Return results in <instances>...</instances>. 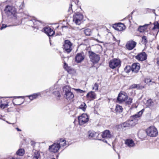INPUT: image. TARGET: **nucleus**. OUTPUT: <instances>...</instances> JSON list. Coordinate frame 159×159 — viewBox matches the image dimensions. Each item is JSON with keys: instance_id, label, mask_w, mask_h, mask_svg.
I'll use <instances>...</instances> for the list:
<instances>
[{"instance_id": "obj_1", "label": "nucleus", "mask_w": 159, "mask_h": 159, "mask_svg": "<svg viewBox=\"0 0 159 159\" xmlns=\"http://www.w3.org/2000/svg\"><path fill=\"white\" fill-rule=\"evenodd\" d=\"M64 93V97L68 100H70L74 97V94L71 92V89L68 86H66L63 88Z\"/></svg>"}, {"instance_id": "obj_2", "label": "nucleus", "mask_w": 159, "mask_h": 159, "mask_svg": "<svg viewBox=\"0 0 159 159\" xmlns=\"http://www.w3.org/2000/svg\"><path fill=\"white\" fill-rule=\"evenodd\" d=\"M4 11L7 15L11 16V17L16 16V10L14 7L7 5L5 7Z\"/></svg>"}, {"instance_id": "obj_3", "label": "nucleus", "mask_w": 159, "mask_h": 159, "mask_svg": "<svg viewBox=\"0 0 159 159\" xmlns=\"http://www.w3.org/2000/svg\"><path fill=\"white\" fill-rule=\"evenodd\" d=\"M83 18V16L79 12L75 13L73 16V21L77 25H80Z\"/></svg>"}, {"instance_id": "obj_4", "label": "nucleus", "mask_w": 159, "mask_h": 159, "mask_svg": "<svg viewBox=\"0 0 159 159\" xmlns=\"http://www.w3.org/2000/svg\"><path fill=\"white\" fill-rule=\"evenodd\" d=\"M147 135L150 137H155L158 134L157 129L154 127L151 126L146 130Z\"/></svg>"}, {"instance_id": "obj_5", "label": "nucleus", "mask_w": 159, "mask_h": 159, "mask_svg": "<svg viewBox=\"0 0 159 159\" xmlns=\"http://www.w3.org/2000/svg\"><path fill=\"white\" fill-rule=\"evenodd\" d=\"M88 53L90 61L93 63L96 64L99 61L100 59V57L98 55L96 54L92 51H89Z\"/></svg>"}, {"instance_id": "obj_6", "label": "nucleus", "mask_w": 159, "mask_h": 159, "mask_svg": "<svg viewBox=\"0 0 159 159\" xmlns=\"http://www.w3.org/2000/svg\"><path fill=\"white\" fill-rule=\"evenodd\" d=\"M121 65V61L118 59L115 58L111 60L109 62V67L114 69L118 67H120Z\"/></svg>"}, {"instance_id": "obj_7", "label": "nucleus", "mask_w": 159, "mask_h": 159, "mask_svg": "<svg viewBox=\"0 0 159 159\" xmlns=\"http://www.w3.org/2000/svg\"><path fill=\"white\" fill-rule=\"evenodd\" d=\"M78 119L79 125H82L88 121L89 117L86 114L83 113L80 116H78Z\"/></svg>"}, {"instance_id": "obj_8", "label": "nucleus", "mask_w": 159, "mask_h": 159, "mask_svg": "<svg viewBox=\"0 0 159 159\" xmlns=\"http://www.w3.org/2000/svg\"><path fill=\"white\" fill-rule=\"evenodd\" d=\"M72 43L70 40H64V43L63 45V49L67 53H70L72 50Z\"/></svg>"}, {"instance_id": "obj_9", "label": "nucleus", "mask_w": 159, "mask_h": 159, "mask_svg": "<svg viewBox=\"0 0 159 159\" xmlns=\"http://www.w3.org/2000/svg\"><path fill=\"white\" fill-rule=\"evenodd\" d=\"M61 148L60 143H54L52 145L50 146L49 148V151L51 152L54 153L57 152Z\"/></svg>"}, {"instance_id": "obj_10", "label": "nucleus", "mask_w": 159, "mask_h": 159, "mask_svg": "<svg viewBox=\"0 0 159 159\" xmlns=\"http://www.w3.org/2000/svg\"><path fill=\"white\" fill-rule=\"evenodd\" d=\"M28 23L33 28L38 29L39 28V24H41V22L40 20H36L35 19H33L30 20Z\"/></svg>"}, {"instance_id": "obj_11", "label": "nucleus", "mask_w": 159, "mask_h": 159, "mask_svg": "<svg viewBox=\"0 0 159 159\" xmlns=\"http://www.w3.org/2000/svg\"><path fill=\"white\" fill-rule=\"evenodd\" d=\"M135 58L139 61H144L146 60L147 58V55L145 52L139 53L135 56Z\"/></svg>"}, {"instance_id": "obj_12", "label": "nucleus", "mask_w": 159, "mask_h": 159, "mask_svg": "<svg viewBox=\"0 0 159 159\" xmlns=\"http://www.w3.org/2000/svg\"><path fill=\"white\" fill-rule=\"evenodd\" d=\"M84 59V53L82 52L77 54L75 57V60L77 63L81 62Z\"/></svg>"}, {"instance_id": "obj_13", "label": "nucleus", "mask_w": 159, "mask_h": 159, "mask_svg": "<svg viewBox=\"0 0 159 159\" xmlns=\"http://www.w3.org/2000/svg\"><path fill=\"white\" fill-rule=\"evenodd\" d=\"M128 97L127 96H125L123 93L120 92L117 98L116 101L119 103H121L125 101L128 99Z\"/></svg>"}, {"instance_id": "obj_14", "label": "nucleus", "mask_w": 159, "mask_h": 159, "mask_svg": "<svg viewBox=\"0 0 159 159\" xmlns=\"http://www.w3.org/2000/svg\"><path fill=\"white\" fill-rule=\"evenodd\" d=\"M136 43L134 40L128 41L125 45L126 48L129 50H131L136 46Z\"/></svg>"}, {"instance_id": "obj_15", "label": "nucleus", "mask_w": 159, "mask_h": 159, "mask_svg": "<svg viewBox=\"0 0 159 159\" xmlns=\"http://www.w3.org/2000/svg\"><path fill=\"white\" fill-rule=\"evenodd\" d=\"M52 32L49 33V34H46L49 37V39H50L53 37H56V39H61L62 34L60 32H58L55 34H53L52 35Z\"/></svg>"}, {"instance_id": "obj_16", "label": "nucleus", "mask_w": 159, "mask_h": 159, "mask_svg": "<svg viewBox=\"0 0 159 159\" xmlns=\"http://www.w3.org/2000/svg\"><path fill=\"white\" fill-rule=\"evenodd\" d=\"M131 71L135 73L138 72L140 69V66L139 64L138 63H134L131 66Z\"/></svg>"}, {"instance_id": "obj_17", "label": "nucleus", "mask_w": 159, "mask_h": 159, "mask_svg": "<svg viewBox=\"0 0 159 159\" xmlns=\"http://www.w3.org/2000/svg\"><path fill=\"white\" fill-rule=\"evenodd\" d=\"M89 138V139H97V138L99 135L98 133L94 131H89L88 132Z\"/></svg>"}, {"instance_id": "obj_18", "label": "nucleus", "mask_w": 159, "mask_h": 159, "mask_svg": "<svg viewBox=\"0 0 159 159\" xmlns=\"http://www.w3.org/2000/svg\"><path fill=\"white\" fill-rule=\"evenodd\" d=\"M96 94L94 92L91 91L87 94L86 97L89 100H91L95 99L96 98Z\"/></svg>"}, {"instance_id": "obj_19", "label": "nucleus", "mask_w": 159, "mask_h": 159, "mask_svg": "<svg viewBox=\"0 0 159 159\" xmlns=\"http://www.w3.org/2000/svg\"><path fill=\"white\" fill-rule=\"evenodd\" d=\"M149 24H145L143 25H139V26L137 30L140 33L144 32L145 31L147 30Z\"/></svg>"}, {"instance_id": "obj_20", "label": "nucleus", "mask_w": 159, "mask_h": 159, "mask_svg": "<svg viewBox=\"0 0 159 159\" xmlns=\"http://www.w3.org/2000/svg\"><path fill=\"white\" fill-rule=\"evenodd\" d=\"M102 138H111V134H110V131L108 130H106L102 132L101 134Z\"/></svg>"}, {"instance_id": "obj_21", "label": "nucleus", "mask_w": 159, "mask_h": 159, "mask_svg": "<svg viewBox=\"0 0 159 159\" xmlns=\"http://www.w3.org/2000/svg\"><path fill=\"white\" fill-rule=\"evenodd\" d=\"M125 143L129 147H133L135 145L134 141L132 139H127L125 142Z\"/></svg>"}, {"instance_id": "obj_22", "label": "nucleus", "mask_w": 159, "mask_h": 159, "mask_svg": "<svg viewBox=\"0 0 159 159\" xmlns=\"http://www.w3.org/2000/svg\"><path fill=\"white\" fill-rule=\"evenodd\" d=\"M43 31L46 34H49V33L52 32V34H55V31H53L51 28L48 27H45L43 29Z\"/></svg>"}, {"instance_id": "obj_23", "label": "nucleus", "mask_w": 159, "mask_h": 159, "mask_svg": "<svg viewBox=\"0 0 159 159\" xmlns=\"http://www.w3.org/2000/svg\"><path fill=\"white\" fill-rule=\"evenodd\" d=\"M130 122V121L129 120L128 121H126L125 122L120 124V125H118V126H120L121 127L122 129L129 127L130 125V124L129 123Z\"/></svg>"}, {"instance_id": "obj_24", "label": "nucleus", "mask_w": 159, "mask_h": 159, "mask_svg": "<svg viewBox=\"0 0 159 159\" xmlns=\"http://www.w3.org/2000/svg\"><path fill=\"white\" fill-rule=\"evenodd\" d=\"M123 108L122 106L119 105H116L115 109V111L116 112H118L119 113H121L123 111Z\"/></svg>"}, {"instance_id": "obj_25", "label": "nucleus", "mask_w": 159, "mask_h": 159, "mask_svg": "<svg viewBox=\"0 0 159 159\" xmlns=\"http://www.w3.org/2000/svg\"><path fill=\"white\" fill-rule=\"evenodd\" d=\"M139 118V116H137V115L135 114V115L131 116L130 117L129 120L130 121V122H132L134 120L136 121H138V118Z\"/></svg>"}, {"instance_id": "obj_26", "label": "nucleus", "mask_w": 159, "mask_h": 159, "mask_svg": "<svg viewBox=\"0 0 159 159\" xmlns=\"http://www.w3.org/2000/svg\"><path fill=\"white\" fill-rule=\"evenodd\" d=\"M25 150L23 148L20 149L16 152V154L19 156H23Z\"/></svg>"}, {"instance_id": "obj_27", "label": "nucleus", "mask_w": 159, "mask_h": 159, "mask_svg": "<svg viewBox=\"0 0 159 159\" xmlns=\"http://www.w3.org/2000/svg\"><path fill=\"white\" fill-rule=\"evenodd\" d=\"M53 94L56 96L57 97V100H59L61 95L60 94V92L58 91H54Z\"/></svg>"}, {"instance_id": "obj_28", "label": "nucleus", "mask_w": 159, "mask_h": 159, "mask_svg": "<svg viewBox=\"0 0 159 159\" xmlns=\"http://www.w3.org/2000/svg\"><path fill=\"white\" fill-rule=\"evenodd\" d=\"M84 33L86 35L90 36L91 33V30L90 29H86L84 30Z\"/></svg>"}, {"instance_id": "obj_29", "label": "nucleus", "mask_w": 159, "mask_h": 159, "mask_svg": "<svg viewBox=\"0 0 159 159\" xmlns=\"http://www.w3.org/2000/svg\"><path fill=\"white\" fill-rule=\"evenodd\" d=\"M131 70V68L130 66H126L124 69V71L127 73H128Z\"/></svg>"}, {"instance_id": "obj_30", "label": "nucleus", "mask_w": 159, "mask_h": 159, "mask_svg": "<svg viewBox=\"0 0 159 159\" xmlns=\"http://www.w3.org/2000/svg\"><path fill=\"white\" fill-rule=\"evenodd\" d=\"M86 105L84 102H83L79 107V108L82 109L83 111H85L86 108Z\"/></svg>"}, {"instance_id": "obj_31", "label": "nucleus", "mask_w": 159, "mask_h": 159, "mask_svg": "<svg viewBox=\"0 0 159 159\" xmlns=\"http://www.w3.org/2000/svg\"><path fill=\"white\" fill-rule=\"evenodd\" d=\"M147 106L148 107L153 106L154 105V102L150 99L147 101Z\"/></svg>"}, {"instance_id": "obj_32", "label": "nucleus", "mask_w": 159, "mask_h": 159, "mask_svg": "<svg viewBox=\"0 0 159 159\" xmlns=\"http://www.w3.org/2000/svg\"><path fill=\"white\" fill-rule=\"evenodd\" d=\"M154 27L152 28L153 31L155 30L156 29H158V32L159 31V23L158 21L154 23Z\"/></svg>"}, {"instance_id": "obj_33", "label": "nucleus", "mask_w": 159, "mask_h": 159, "mask_svg": "<svg viewBox=\"0 0 159 159\" xmlns=\"http://www.w3.org/2000/svg\"><path fill=\"white\" fill-rule=\"evenodd\" d=\"M118 26H119V27H120V28L119 29H121V30H120L119 31L123 30L125 29V26L124 24L121 23H118Z\"/></svg>"}, {"instance_id": "obj_34", "label": "nucleus", "mask_w": 159, "mask_h": 159, "mask_svg": "<svg viewBox=\"0 0 159 159\" xmlns=\"http://www.w3.org/2000/svg\"><path fill=\"white\" fill-rule=\"evenodd\" d=\"M112 27L115 30H116L119 31L120 30H121V29H119L120 27L118 26V23H116L113 25Z\"/></svg>"}, {"instance_id": "obj_35", "label": "nucleus", "mask_w": 159, "mask_h": 159, "mask_svg": "<svg viewBox=\"0 0 159 159\" xmlns=\"http://www.w3.org/2000/svg\"><path fill=\"white\" fill-rule=\"evenodd\" d=\"M0 103L1 105L0 107L1 108L4 109V108L7 107V106L8 105L7 102L6 103H2V101H1Z\"/></svg>"}, {"instance_id": "obj_36", "label": "nucleus", "mask_w": 159, "mask_h": 159, "mask_svg": "<svg viewBox=\"0 0 159 159\" xmlns=\"http://www.w3.org/2000/svg\"><path fill=\"white\" fill-rule=\"evenodd\" d=\"M155 32V30H154V31L152 30V31L151 32H150V35H152L154 37V38H153L152 39V40H154V39H156V36L158 33V31H157V32Z\"/></svg>"}, {"instance_id": "obj_37", "label": "nucleus", "mask_w": 159, "mask_h": 159, "mask_svg": "<svg viewBox=\"0 0 159 159\" xmlns=\"http://www.w3.org/2000/svg\"><path fill=\"white\" fill-rule=\"evenodd\" d=\"M40 156L39 153L38 151L34 152L33 159H38Z\"/></svg>"}, {"instance_id": "obj_38", "label": "nucleus", "mask_w": 159, "mask_h": 159, "mask_svg": "<svg viewBox=\"0 0 159 159\" xmlns=\"http://www.w3.org/2000/svg\"><path fill=\"white\" fill-rule=\"evenodd\" d=\"M25 7V5L24 3V2H23L19 6V12H21L22 9Z\"/></svg>"}, {"instance_id": "obj_39", "label": "nucleus", "mask_w": 159, "mask_h": 159, "mask_svg": "<svg viewBox=\"0 0 159 159\" xmlns=\"http://www.w3.org/2000/svg\"><path fill=\"white\" fill-rule=\"evenodd\" d=\"M137 89L139 90H141L145 88L144 85H142L141 84H137Z\"/></svg>"}, {"instance_id": "obj_40", "label": "nucleus", "mask_w": 159, "mask_h": 159, "mask_svg": "<svg viewBox=\"0 0 159 159\" xmlns=\"http://www.w3.org/2000/svg\"><path fill=\"white\" fill-rule=\"evenodd\" d=\"M125 103L127 105H130V104L132 102V99L130 98H129L128 100H126Z\"/></svg>"}, {"instance_id": "obj_41", "label": "nucleus", "mask_w": 159, "mask_h": 159, "mask_svg": "<svg viewBox=\"0 0 159 159\" xmlns=\"http://www.w3.org/2000/svg\"><path fill=\"white\" fill-rule=\"evenodd\" d=\"M144 111V109H142L141 111L137 112L136 114L139 116L140 117L142 115L143 111Z\"/></svg>"}, {"instance_id": "obj_42", "label": "nucleus", "mask_w": 159, "mask_h": 159, "mask_svg": "<svg viewBox=\"0 0 159 159\" xmlns=\"http://www.w3.org/2000/svg\"><path fill=\"white\" fill-rule=\"evenodd\" d=\"M11 26V25H7L3 24L2 25V26L0 28V30H2L7 27H9Z\"/></svg>"}, {"instance_id": "obj_43", "label": "nucleus", "mask_w": 159, "mask_h": 159, "mask_svg": "<svg viewBox=\"0 0 159 159\" xmlns=\"http://www.w3.org/2000/svg\"><path fill=\"white\" fill-rule=\"evenodd\" d=\"M137 84H134L132 85H131L130 86L129 88L130 89H137Z\"/></svg>"}, {"instance_id": "obj_44", "label": "nucleus", "mask_w": 159, "mask_h": 159, "mask_svg": "<svg viewBox=\"0 0 159 159\" xmlns=\"http://www.w3.org/2000/svg\"><path fill=\"white\" fill-rule=\"evenodd\" d=\"M95 88V90H97L98 89V85L97 83H95L94 85V87L93 88V89H94V88Z\"/></svg>"}, {"instance_id": "obj_45", "label": "nucleus", "mask_w": 159, "mask_h": 159, "mask_svg": "<svg viewBox=\"0 0 159 159\" xmlns=\"http://www.w3.org/2000/svg\"><path fill=\"white\" fill-rule=\"evenodd\" d=\"M75 90H76L77 92L80 93H82L85 92V91L83 90L80 89H75Z\"/></svg>"}, {"instance_id": "obj_46", "label": "nucleus", "mask_w": 159, "mask_h": 159, "mask_svg": "<svg viewBox=\"0 0 159 159\" xmlns=\"http://www.w3.org/2000/svg\"><path fill=\"white\" fill-rule=\"evenodd\" d=\"M33 99L36 98L39 95V94L38 93H34L32 94Z\"/></svg>"}, {"instance_id": "obj_47", "label": "nucleus", "mask_w": 159, "mask_h": 159, "mask_svg": "<svg viewBox=\"0 0 159 159\" xmlns=\"http://www.w3.org/2000/svg\"><path fill=\"white\" fill-rule=\"evenodd\" d=\"M66 141L65 139H60V143H62L64 142V144H65Z\"/></svg>"}, {"instance_id": "obj_48", "label": "nucleus", "mask_w": 159, "mask_h": 159, "mask_svg": "<svg viewBox=\"0 0 159 159\" xmlns=\"http://www.w3.org/2000/svg\"><path fill=\"white\" fill-rule=\"evenodd\" d=\"M128 18V20H129V23L131 24V21H130V20L131 19V17L130 16V14H129V15H128V17H126L125 19L126 18Z\"/></svg>"}, {"instance_id": "obj_49", "label": "nucleus", "mask_w": 159, "mask_h": 159, "mask_svg": "<svg viewBox=\"0 0 159 159\" xmlns=\"http://www.w3.org/2000/svg\"><path fill=\"white\" fill-rule=\"evenodd\" d=\"M28 97H29V98L30 100H33V98L32 94L31 95L28 96Z\"/></svg>"}, {"instance_id": "obj_50", "label": "nucleus", "mask_w": 159, "mask_h": 159, "mask_svg": "<svg viewBox=\"0 0 159 159\" xmlns=\"http://www.w3.org/2000/svg\"><path fill=\"white\" fill-rule=\"evenodd\" d=\"M98 140H102L104 142L106 143H107V141L105 139H98Z\"/></svg>"}, {"instance_id": "obj_51", "label": "nucleus", "mask_w": 159, "mask_h": 159, "mask_svg": "<svg viewBox=\"0 0 159 159\" xmlns=\"http://www.w3.org/2000/svg\"><path fill=\"white\" fill-rule=\"evenodd\" d=\"M135 11L134 10L131 12V13L130 14V16L131 17V19H132V14H133V13L135 12Z\"/></svg>"}, {"instance_id": "obj_52", "label": "nucleus", "mask_w": 159, "mask_h": 159, "mask_svg": "<svg viewBox=\"0 0 159 159\" xmlns=\"http://www.w3.org/2000/svg\"><path fill=\"white\" fill-rule=\"evenodd\" d=\"M149 10H152L153 11V13L156 16H157V15L156 14L155 12V9H148Z\"/></svg>"}, {"instance_id": "obj_53", "label": "nucleus", "mask_w": 159, "mask_h": 159, "mask_svg": "<svg viewBox=\"0 0 159 159\" xmlns=\"http://www.w3.org/2000/svg\"><path fill=\"white\" fill-rule=\"evenodd\" d=\"M147 38L146 36L143 35L142 37V40H147Z\"/></svg>"}, {"instance_id": "obj_54", "label": "nucleus", "mask_w": 159, "mask_h": 159, "mask_svg": "<svg viewBox=\"0 0 159 159\" xmlns=\"http://www.w3.org/2000/svg\"><path fill=\"white\" fill-rule=\"evenodd\" d=\"M148 40H142V42L143 43V41H144V43L145 44V45H146V44L148 43Z\"/></svg>"}, {"instance_id": "obj_55", "label": "nucleus", "mask_w": 159, "mask_h": 159, "mask_svg": "<svg viewBox=\"0 0 159 159\" xmlns=\"http://www.w3.org/2000/svg\"><path fill=\"white\" fill-rule=\"evenodd\" d=\"M67 66H68L67 64V63H66V62H65L64 63V68L66 69V67H67Z\"/></svg>"}, {"instance_id": "obj_56", "label": "nucleus", "mask_w": 159, "mask_h": 159, "mask_svg": "<svg viewBox=\"0 0 159 159\" xmlns=\"http://www.w3.org/2000/svg\"><path fill=\"white\" fill-rule=\"evenodd\" d=\"M35 143L34 141H32L31 142V145H32L33 147L35 146Z\"/></svg>"}, {"instance_id": "obj_57", "label": "nucleus", "mask_w": 159, "mask_h": 159, "mask_svg": "<svg viewBox=\"0 0 159 159\" xmlns=\"http://www.w3.org/2000/svg\"><path fill=\"white\" fill-rule=\"evenodd\" d=\"M62 143H63L62 144H61V145L63 146H64L66 145V142H65V144H64L65 143L64 142H63Z\"/></svg>"}, {"instance_id": "obj_58", "label": "nucleus", "mask_w": 159, "mask_h": 159, "mask_svg": "<svg viewBox=\"0 0 159 159\" xmlns=\"http://www.w3.org/2000/svg\"><path fill=\"white\" fill-rule=\"evenodd\" d=\"M72 4H70V7H69V11L70 9L72 10Z\"/></svg>"}, {"instance_id": "obj_59", "label": "nucleus", "mask_w": 159, "mask_h": 159, "mask_svg": "<svg viewBox=\"0 0 159 159\" xmlns=\"http://www.w3.org/2000/svg\"><path fill=\"white\" fill-rule=\"evenodd\" d=\"M148 9H150V8H148L147 9V12H148V13L151 12V11L152 10H148Z\"/></svg>"}, {"instance_id": "obj_60", "label": "nucleus", "mask_w": 159, "mask_h": 159, "mask_svg": "<svg viewBox=\"0 0 159 159\" xmlns=\"http://www.w3.org/2000/svg\"><path fill=\"white\" fill-rule=\"evenodd\" d=\"M79 2V0H76V1L75 2V4H77Z\"/></svg>"}, {"instance_id": "obj_61", "label": "nucleus", "mask_w": 159, "mask_h": 159, "mask_svg": "<svg viewBox=\"0 0 159 159\" xmlns=\"http://www.w3.org/2000/svg\"><path fill=\"white\" fill-rule=\"evenodd\" d=\"M16 129H17V130L18 131H21V130L19 128H16Z\"/></svg>"}, {"instance_id": "obj_62", "label": "nucleus", "mask_w": 159, "mask_h": 159, "mask_svg": "<svg viewBox=\"0 0 159 159\" xmlns=\"http://www.w3.org/2000/svg\"><path fill=\"white\" fill-rule=\"evenodd\" d=\"M14 97L19 98H23V96H18V97Z\"/></svg>"}, {"instance_id": "obj_63", "label": "nucleus", "mask_w": 159, "mask_h": 159, "mask_svg": "<svg viewBox=\"0 0 159 159\" xmlns=\"http://www.w3.org/2000/svg\"><path fill=\"white\" fill-rule=\"evenodd\" d=\"M157 64L158 65V66H159V58L157 60Z\"/></svg>"}, {"instance_id": "obj_64", "label": "nucleus", "mask_w": 159, "mask_h": 159, "mask_svg": "<svg viewBox=\"0 0 159 159\" xmlns=\"http://www.w3.org/2000/svg\"><path fill=\"white\" fill-rule=\"evenodd\" d=\"M10 159H17V158H14V157H12V158Z\"/></svg>"}]
</instances>
